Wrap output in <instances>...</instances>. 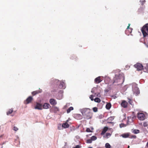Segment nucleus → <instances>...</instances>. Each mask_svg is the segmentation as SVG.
Instances as JSON below:
<instances>
[{"label":"nucleus","instance_id":"nucleus-6","mask_svg":"<svg viewBox=\"0 0 148 148\" xmlns=\"http://www.w3.org/2000/svg\"><path fill=\"white\" fill-rule=\"evenodd\" d=\"M33 99V97L32 96H29L26 100L24 101V103L27 104L30 103Z\"/></svg>","mask_w":148,"mask_h":148},{"label":"nucleus","instance_id":"nucleus-23","mask_svg":"<svg viewBox=\"0 0 148 148\" xmlns=\"http://www.w3.org/2000/svg\"><path fill=\"white\" fill-rule=\"evenodd\" d=\"M94 101L95 102H97V103H99L101 101L100 99L99 98H98V97H97V98H95L94 99Z\"/></svg>","mask_w":148,"mask_h":148},{"label":"nucleus","instance_id":"nucleus-24","mask_svg":"<svg viewBox=\"0 0 148 148\" xmlns=\"http://www.w3.org/2000/svg\"><path fill=\"white\" fill-rule=\"evenodd\" d=\"M144 70V71L145 72H148V67L147 66H146L144 68L143 67V69Z\"/></svg>","mask_w":148,"mask_h":148},{"label":"nucleus","instance_id":"nucleus-9","mask_svg":"<svg viewBox=\"0 0 148 148\" xmlns=\"http://www.w3.org/2000/svg\"><path fill=\"white\" fill-rule=\"evenodd\" d=\"M42 105L39 103H37L35 107V109L42 110Z\"/></svg>","mask_w":148,"mask_h":148},{"label":"nucleus","instance_id":"nucleus-39","mask_svg":"<svg viewBox=\"0 0 148 148\" xmlns=\"http://www.w3.org/2000/svg\"><path fill=\"white\" fill-rule=\"evenodd\" d=\"M80 117V118L79 119H81L82 118V117L81 116V115L80 114H79L78 115Z\"/></svg>","mask_w":148,"mask_h":148},{"label":"nucleus","instance_id":"nucleus-41","mask_svg":"<svg viewBox=\"0 0 148 148\" xmlns=\"http://www.w3.org/2000/svg\"><path fill=\"white\" fill-rule=\"evenodd\" d=\"M143 2V4L144 3H145V0H144V1H142Z\"/></svg>","mask_w":148,"mask_h":148},{"label":"nucleus","instance_id":"nucleus-15","mask_svg":"<svg viewBox=\"0 0 148 148\" xmlns=\"http://www.w3.org/2000/svg\"><path fill=\"white\" fill-rule=\"evenodd\" d=\"M42 106L43 107V108L47 109L49 108V107L50 105L49 104L45 103H44L43 105Z\"/></svg>","mask_w":148,"mask_h":148},{"label":"nucleus","instance_id":"nucleus-14","mask_svg":"<svg viewBox=\"0 0 148 148\" xmlns=\"http://www.w3.org/2000/svg\"><path fill=\"white\" fill-rule=\"evenodd\" d=\"M66 121L65 123H63L62 125V127L65 128H68L69 126V125L67 123L68 121Z\"/></svg>","mask_w":148,"mask_h":148},{"label":"nucleus","instance_id":"nucleus-11","mask_svg":"<svg viewBox=\"0 0 148 148\" xmlns=\"http://www.w3.org/2000/svg\"><path fill=\"white\" fill-rule=\"evenodd\" d=\"M49 102L52 105H55L57 104V102L54 99H51L49 100Z\"/></svg>","mask_w":148,"mask_h":148},{"label":"nucleus","instance_id":"nucleus-43","mask_svg":"<svg viewBox=\"0 0 148 148\" xmlns=\"http://www.w3.org/2000/svg\"><path fill=\"white\" fill-rule=\"evenodd\" d=\"M130 118H131V117H128L127 118H128V120H129L130 119Z\"/></svg>","mask_w":148,"mask_h":148},{"label":"nucleus","instance_id":"nucleus-4","mask_svg":"<svg viewBox=\"0 0 148 148\" xmlns=\"http://www.w3.org/2000/svg\"><path fill=\"white\" fill-rule=\"evenodd\" d=\"M134 67L138 71H140L143 69V66L140 63H137L134 65Z\"/></svg>","mask_w":148,"mask_h":148},{"label":"nucleus","instance_id":"nucleus-45","mask_svg":"<svg viewBox=\"0 0 148 148\" xmlns=\"http://www.w3.org/2000/svg\"><path fill=\"white\" fill-rule=\"evenodd\" d=\"M110 118H112V117H110L109 118V119H110Z\"/></svg>","mask_w":148,"mask_h":148},{"label":"nucleus","instance_id":"nucleus-22","mask_svg":"<svg viewBox=\"0 0 148 148\" xmlns=\"http://www.w3.org/2000/svg\"><path fill=\"white\" fill-rule=\"evenodd\" d=\"M73 108L72 107H69L67 110V113H69L72 110H73Z\"/></svg>","mask_w":148,"mask_h":148},{"label":"nucleus","instance_id":"nucleus-19","mask_svg":"<svg viewBox=\"0 0 148 148\" xmlns=\"http://www.w3.org/2000/svg\"><path fill=\"white\" fill-rule=\"evenodd\" d=\"M53 110L54 112L55 113H56L59 110V108L56 107H54L53 108Z\"/></svg>","mask_w":148,"mask_h":148},{"label":"nucleus","instance_id":"nucleus-16","mask_svg":"<svg viewBox=\"0 0 148 148\" xmlns=\"http://www.w3.org/2000/svg\"><path fill=\"white\" fill-rule=\"evenodd\" d=\"M133 91L134 93H136L137 95L140 93L139 91L138 90V88L136 87L135 88V89H133Z\"/></svg>","mask_w":148,"mask_h":148},{"label":"nucleus","instance_id":"nucleus-2","mask_svg":"<svg viewBox=\"0 0 148 148\" xmlns=\"http://www.w3.org/2000/svg\"><path fill=\"white\" fill-rule=\"evenodd\" d=\"M124 81V77L123 74L118 73L115 75L113 79V84L118 83V84H120L123 83Z\"/></svg>","mask_w":148,"mask_h":148},{"label":"nucleus","instance_id":"nucleus-47","mask_svg":"<svg viewBox=\"0 0 148 148\" xmlns=\"http://www.w3.org/2000/svg\"><path fill=\"white\" fill-rule=\"evenodd\" d=\"M147 127V128L148 129V126Z\"/></svg>","mask_w":148,"mask_h":148},{"label":"nucleus","instance_id":"nucleus-37","mask_svg":"<svg viewBox=\"0 0 148 148\" xmlns=\"http://www.w3.org/2000/svg\"><path fill=\"white\" fill-rule=\"evenodd\" d=\"M136 137V136L135 135L132 136H131V137H130V138H135Z\"/></svg>","mask_w":148,"mask_h":148},{"label":"nucleus","instance_id":"nucleus-27","mask_svg":"<svg viewBox=\"0 0 148 148\" xmlns=\"http://www.w3.org/2000/svg\"><path fill=\"white\" fill-rule=\"evenodd\" d=\"M143 126L144 127H147L148 126V123L147 122H145L143 123Z\"/></svg>","mask_w":148,"mask_h":148},{"label":"nucleus","instance_id":"nucleus-7","mask_svg":"<svg viewBox=\"0 0 148 148\" xmlns=\"http://www.w3.org/2000/svg\"><path fill=\"white\" fill-rule=\"evenodd\" d=\"M128 103L125 100L122 101L121 105V106L124 108H126L127 106Z\"/></svg>","mask_w":148,"mask_h":148},{"label":"nucleus","instance_id":"nucleus-30","mask_svg":"<svg viewBox=\"0 0 148 148\" xmlns=\"http://www.w3.org/2000/svg\"><path fill=\"white\" fill-rule=\"evenodd\" d=\"M111 135V134L110 133H107L106 135V137L108 138V136H110Z\"/></svg>","mask_w":148,"mask_h":148},{"label":"nucleus","instance_id":"nucleus-13","mask_svg":"<svg viewBox=\"0 0 148 148\" xmlns=\"http://www.w3.org/2000/svg\"><path fill=\"white\" fill-rule=\"evenodd\" d=\"M130 133H124L121 135V136H122L123 138H127L129 137L130 136Z\"/></svg>","mask_w":148,"mask_h":148},{"label":"nucleus","instance_id":"nucleus-3","mask_svg":"<svg viewBox=\"0 0 148 148\" xmlns=\"http://www.w3.org/2000/svg\"><path fill=\"white\" fill-rule=\"evenodd\" d=\"M141 31L144 37L148 35V23L144 25L141 29Z\"/></svg>","mask_w":148,"mask_h":148},{"label":"nucleus","instance_id":"nucleus-49","mask_svg":"<svg viewBox=\"0 0 148 148\" xmlns=\"http://www.w3.org/2000/svg\"><path fill=\"white\" fill-rule=\"evenodd\" d=\"M91 148V147H90V148Z\"/></svg>","mask_w":148,"mask_h":148},{"label":"nucleus","instance_id":"nucleus-46","mask_svg":"<svg viewBox=\"0 0 148 148\" xmlns=\"http://www.w3.org/2000/svg\"><path fill=\"white\" fill-rule=\"evenodd\" d=\"M128 148H129V146H128Z\"/></svg>","mask_w":148,"mask_h":148},{"label":"nucleus","instance_id":"nucleus-35","mask_svg":"<svg viewBox=\"0 0 148 148\" xmlns=\"http://www.w3.org/2000/svg\"><path fill=\"white\" fill-rule=\"evenodd\" d=\"M60 86H62V88H64V86H63L64 85V83H61L60 84Z\"/></svg>","mask_w":148,"mask_h":148},{"label":"nucleus","instance_id":"nucleus-17","mask_svg":"<svg viewBox=\"0 0 148 148\" xmlns=\"http://www.w3.org/2000/svg\"><path fill=\"white\" fill-rule=\"evenodd\" d=\"M132 132L134 134H136L140 132V130H138L136 129L132 130Z\"/></svg>","mask_w":148,"mask_h":148},{"label":"nucleus","instance_id":"nucleus-32","mask_svg":"<svg viewBox=\"0 0 148 148\" xmlns=\"http://www.w3.org/2000/svg\"><path fill=\"white\" fill-rule=\"evenodd\" d=\"M92 139H88L87 140V143H91L92 142Z\"/></svg>","mask_w":148,"mask_h":148},{"label":"nucleus","instance_id":"nucleus-5","mask_svg":"<svg viewBox=\"0 0 148 148\" xmlns=\"http://www.w3.org/2000/svg\"><path fill=\"white\" fill-rule=\"evenodd\" d=\"M137 117L138 119L141 121H143L145 119V114L142 113H138Z\"/></svg>","mask_w":148,"mask_h":148},{"label":"nucleus","instance_id":"nucleus-21","mask_svg":"<svg viewBox=\"0 0 148 148\" xmlns=\"http://www.w3.org/2000/svg\"><path fill=\"white\" fill-rule=\"evenodd\" d=\"M71 60L76 61L77 59V57L75 55H72L71 56Z\"/></svg>","mask_w":148,"mask_h":148},{"label":"nucleus","instance_id":"nucleus-18","mask_svg":"<svg viewBox=\"0 0 148 148\" xmlns=\"http://www.w3.org/2000/svg\"><path fill=\"white\" fill-rule=\"evenodd\" d=\"M111 105L110 103H108L106 105V107L108 110H109L111 108Z\"/></svg>","mask_w":148,"mask_h":148},{"label":"nucleus","instance_id":"nucleus-40","mask_svg":"<svg viewBox=\"0 0 148 148\" xmlns=\"http://www.w3.org/2000/svg\"><path fill=\"white\" fill-rule=\"evenodd\" d=\"M146 146L147 147H148V142H147V144H146Z\"/></svg>","mask_w":148,"mask_h":148},{"label":"nucleus","instance_id":"nucleus-1","mask_svg":"<svg viewBox=\"0 0 148 148\" xmlns=\"http://www.w3.org/2000/svg\"><path fill=\"white\" fill-rule=\"evenodd\" d=\"M81 111L84 119H89L92 118L93 113L90 109L88 108H84Z\"/></svg>","mask_w":148,"mask_h":148},{"label":"nucleus","instance_id":"nucleus-29","mask_svg":"<svg viewBox=\"0 0 148 148\" xmlns=\"http://www.w3.org/2000/svg\"><path fill=\"white\" fill-rule=\"evenodd\" d=\"M93 111L95 112H96L98 111V108H97L95 107L92 108Z\"/></svg>","mask_w":148,"mask_h":148},{"label":"nucleus","instance_id":"nucleus-25","mask_svg":"<svg viewBox=\"0 0 148 148\" xmlns=\"http://www.w3.org/2000/svg\"><path fill=\"white\" fill-rule=\"evenodd\" d=\"M128 103L131 105H133V101H132V100L130 99V98H128Z\"/></svg>","mask_w":148,"mask_h":148},{"label":"nucleus","instance_id":"nucleus-10","mask_svg":"<svg viewBox=\"0 0 148 148\" xmlns=\"http://www.w3.org/2000/svg\"><path fill=\"white\" fill-rule=\"evenodd\" d=\"M42 91V90H39L32 92V94L33 96H34L36 94L41 93Z\"/></svg>","mask_w":148,"mask_h":148},{"label":"nucleus","instance_id":"nucleus-8","mask_svg":"<svg viewBox=\"0 0 148 148\" xmlns=\"http://www.w3.org/2000/svg\"><path fill=\"white\" fill-rule=\"evenodd\" d=\"M102 80L101 79V77L99 76L96 78L95 79V82L96 84H99L101 82Z\"/></svg>","mask_w":148,"mask_h":148},{"label":"nucleus","instance_id":"nucleus-42","mask_svg":"<svg viewBox=\"0 0 148 148\" xmlns=\"http://www.w3.org/2000/svg\"><path fill=\"white\" fill-rule=\"evenodd\" d=\"M135 118H136V116H133L132 117L133 119H135Z\"/></svg>","mask_w":148,"mask_h":148},{"label":"nucleus","instance_id":"nucleus-36","mask_svg":"<svg viewBox=\"0 0 148 148\" xmlns=\"http://www.w3.org/2000/svg\"><path fill=\"white\" fill-rule=\"evenodd\" d=\"M80 147L79 145H77L75 147H73L72 148H79Z\"/></svg>","mask_w":148,"mask_h":148},{"label":"nucleus","instance_id":"nucleus-12","mask_svg":"<svg viewBox=\"0 0 148 148\" xmlns=\"http://www.w3.org/2000/svg\"><path fill=\"white\" fill-rule=\"evenodd\" d=\"M108 128L107 127H105L103 128L102 132L101 133V135H103L106 132V131L108 130Z\"/></svg>","mask_w":148,"mask_h":148},{"label":"nucleus","instance_id":"nucleus-20","mask_svg":"<svg viewBox=\"0 0 148 148\" xmlns=\"http://www.w3.org/2000/svg\"><path fill=\"white\" fill-rule=\"evenodd\" d=\"M13 112V109L11 108L7 112L6 114L7 115H9L11 114Z\"/></svg>","mask_w":148,"mask_h":148},{"label":"nucleus","instance_id":"nucleus-48","mask_svg":"<svg viewBox=\"0 0 148 148\" xmlns=\"http://www.w3.org/2000/svg\"><path fill=\"white\" fill-rule=\"evenodd\" d=\"M142 1V0H140V1Z\"/></svg>","mask_w":148,"mask_h":148},{"label":"nucleus","instance_id":"nucleus-34","mask_svg":"<svg viewBox=\"0 0 148 148\" xmlns=\"http://www.w3.org/2000/svg\"><path fill=\"white\" fill-rule=\"evenodd\" d=\"M86 132H92V131L90 130L89 128H87L86 130Z\"/></svg>","mask_w":148,"mask_h":148},{"label":"nucleus","instance_id":"nucleus-31","mask_svg":"<svg viewBox=\"0 0 148 148\" xmlns=\"http://www.w3.org/2000/svg\"><path fill=\"white\" fill-rule=\"evenodd\" d=\"M93 97L94 96L93 95H91L90 96L89 98L92 101L94 100V99L93 98Z\"/></svg>","mask_w":148,"mask_h":148},{"label":"nucleus","instance_id":"nucleus-26","mask_svg":"<svg viewBox=\"0 0 148 148\" xmlns=\"http://www.w3.org/2000/svg\"><path fill=\"white\" fill-rule=\"evenodd\" d=\"M105 147L106 148H110L111 146L109 143H107L105 144Z\"/></svg>","mask_w":148,"mask_h":148},{"label":"nucleus","instance_id":"nucleus-28","mask_svg":"<svg viewBox=\"0 0 148 148\" xmlns=\"http://www.w3.org/2000/svg\"><path fill=\"white\" fill-rule=\"evenodd\" d=\"M91 138L92 140H95L97 139V138L95 136H93L91 137Z\"/></svg>","mask_w":148,"mask_h":148},{"label":"nucleus","instance_id":"nucleus-33","mask_svg":"<svg viewBox=\"0 0 148 148\" xmlns=\"http://www.w3.org/2000/svg\"><path fill=\"white\" fill-rule=\"evenodd\" d=\"M13 130L15 131H17L18 130V128L15 126H14L13 128Z\"/></svg>","mask_w":148,"mask_h":148},{"label":"nucleus","instance_id":"nucleus-38","mask_svg":"<svg viewBox=\"0 0 148 148\" xmlns=\"http://www.w3.org/2000/svg\"><path fill=\"white\" fill-rule=\"evenodd\" d=\"M130 24H129V25L128 26L127 29H130L129 27H130Z\"/></svg>","mask_w":148,"mask_h":148},{"label":"nucleus","instance_id":"nucleus-44","mask_svg":"<svg viewBox=\"0 0 148 148\" xmlns=\"http://www.w3.org/2000/svg\"><path fill=\"white\" fill-rule=\"evenodd\" d=\"M91 92H92L93 93L94 92L93 90V89H92Z\"/></svg>","mask_w":148,"mask_h":148}]
</instances>
